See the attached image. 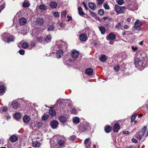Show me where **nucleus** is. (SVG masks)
Listing matches in <instances>:
<instances>
[{
    "instance_id": "obj_1",
    "label": "nucleus",
    "mask_w": 148,
    "mask_h": 148,
    "mask_svg": "<svg viewBox=\"0 0 148 148\" xmlns=\"http://www.w3.org/2000/svg\"><path fill=\"white\" fill-rule=\"evenodd\" d=\"M67 48V45L65 42L60 40L57 41L56 43L55 46L52 48L54 50L56 51V56L58 58H60L63 56V51L62 49H58L62 48L66 49Z\"/></svg>"
},
{
    "instance_id": "obj_2",
    "label": "nucleus",
    "mask_w": 148,
    "mask_h": 148,
    "mask_svg": "<svg viewBox=\"0 0 148 148\" xmlns=\"http://www.w3.org/2000/svg\"><path fill=\"white\" fill-rule=\"evenodd\" d=\"M144 61H141L139 58L136 57L134 59V64L136 67L140 70L143 69L145 67V64Z\"/></svg>"
},
{
    "instance_id": "obj_3",
    "label": "nucleus",
    "mask_w": 148,
    "mask_h": 148,
    "mask_svg": "<svg viewBox=\"0 0 148 148\" xmlns=\"http://www.w3.org/2000/svg\"><path fill=\"white\" fill-rule=\"evenodd\" d=\"M2 39L5 42H7L8 43L10 42H13L14 40V37L8 33L3 34L2 35Z\"/></svg>"
},
{
    "instance_id": "obj_4",
    "label": "nucleus",
    "mask_w": 148,
    "mask_h": 148,
    "mask_svg": "<svg viewBox=\"0 0 148 148\" xmlns=\"http://www.w3.org/2000/svg\"><path fill=\"white\" fill-rule=\"evenodd\" d=\"M114 9L117 13L120 14L124 12L126 10V8L125 7L116 5L115 6Z\"/></svg>"
},
{
    "instance_id": "obj_5",
    "label": "nucleus",
    "mask_w": 148,
    "mask_h": 148,
    "mask_svg": "<svg viewBox=\"0 0 148 148\" xmlns=\"http://www.w3.org/2000/svg\"><path fill=\"white\" fill-rule=\"evenodd\" d=\"M78 128L81 132H86L88 130L89 127L86 124H80L78 125Z\"/></svg>"
},
{
    "instance_id": "obj_6",
    "label": "nucleus",
    "mask_w": 148,
    "mask_h": 148,
    "mask_svg": "<svg viewBox=\"0 0 148 148\" xmlns=\"http://www.w3.org/2000/svg\"><path fill=\"white\" fill-rule=\"evenodd\" d=\"M127 7V9L133 11L138 9V4L135 3H133L132 4H129Z\"/></svg>"
},
{
    "instance_id": "obj_7",
    "label": "nucleus",
    "mask_w": 148,
    "mask_h": 148,
    "mask_svg": "<svg viewBox=\"0 0 148 148\" xmlns=\"http://www.w3.org/2000/svg\"><path fill=\"white\" fill-rule=\"evenodd\" d=\"M59 124L58 121H57L53 120L50 122V125L51 127L53 129L57 128Z\"/></svg>"
},
{
    "instance_id": "obj_8",
    "label": "nucleus",
    "mask_w": 148,
    "mask_h": 148,
    "mask_svg": "<svg viewBox=\"0 0 148 148\" xmlns=\"http://www.w3.org/2000/svg\"><path fill=\"white\" fill-rule=\"evenodd\" d=\"M84 144L86 148H90L91 145V142L90 140V138L86 139L84 141Z\"/></svg>"
},
{
    "instance_id": "obj_9",
    "label": "nucleus",
    "mask_w": 148,
    "mask_h": 148,
    "mask_svg": "<svg viewBox=\"0 0 148 148\" xmlns=\"http://www.w3.org/2000/svg\"><path fill=\"white\" fill-rule=\"evenodd\" d=\"M107 40H113L116 38V35L112 33H110L106 37Z\"/></svg>"
},
{
    "instance_id": "obj_10",
    "label": "nucleus",
    "mask_w": 148,
    "mask_h": 148,
    "mask_svg": "<svg viewBox=\"0 0 148 148\" xmlns=\"http://www.w3.org/2000/svg\"><path fill=\"white\" fill-rule=\"evenodd\" d=\"M36 23L39 25H42L44 24V21L42 18H37L36 20Z\"/></svg>"
},
{
    "instance_id": "obj_11",
    "label": "nucleus",
    "mask_w": 148,
    "mask_h": 148,
    "mask_svg": "<svg viewBox=\"0 0 148 148\" xmlns=\"http://www.w3.org/2000/svg\"><path fill=\"white\" fill-rule=\"evenodd\" d=\"M57 142L59 146L61 147L64 146L65 141L63 139L58 138L57 139Z\"/></svg>"
},
{
    "instance_id": "obj_12",
    "label": "nucleus",
    "mask_w": 148,
    "mask_h": 148,
    "mask_svg": "<svg viewBox=\"0 0 148 148\" xmlns=\"http://www.w3.org/2000/svg\"><path fill=\"white\" fill-rule=\"evenodd\" d=\"M79 38L81 41H85L87 39L86 35L85 34H82L80 35Z\"/></svg>"
},
{
    "instance_id": "obj_13",
    "label": "nucleus",
    "mask_w": 148,
    "mask_h": 148,
    "mask_svg": "<svg viewBox=\"0 0 148 148\" xmlns=\"http://www.w3.org/2000/svg\"><path fill=\"white\" fill-rule=\"evenodd\" d=\"M93 70L91 68H88L85 71V73L89 75H92L93 73Z\"/></svg>"
},
{
    "instance_id": "obj_14",
    "label": "nucleus",
    "mask_w": 148,
    "mask_h": 148,
    "mask_svg": "<svg viewBox=\"0 0 148 148\" xmlns=\"http://www.w3.org/2000/svg\"><path fill=\"white\" fill-rule=\"evenodd\" d=\"M26 22L27 20L25 18L22 17L19 19V23L21 25H24L26 23Z\"/></svg>"
},
{
    "instance_id": "obj_15",
    "label": "nucleus",
    "mask_w": 148,
    "mask_h": 148,
    "mask_svg": "<svg viewBox=\"0 0 148 148\" xmlns=\"http://www.w3.org/2000/svg\"><path fill=\"white\" fill-rule=\"evenodd\" d=\"M120 129V127L119 124L116 123L113 126V130L115 132H118Z\"/></svg>"
},
{
    "instance_id": "obj_16",
    "label": "nucleus",
    "mask_w": 148,
    "mask_h": 148,
    "mask_svg": "<svg viewBox=\"0 0 148 148\" xmlns=\"http://www.w3.org/2000/svg\"><path fill=\"white\" fill-rule=\"evenodd\" d=\"M23 120L25 123H27L30 121V118L29 116L25 115L23 117Z\"/></svg>"
},
{
    "instance_id": "obj_17",
    "label": "nucleus",
    "mask_w": 148,
    "mask_h": 148,
    "mask_svg": "<svg viewBox=\"0 0 148 148\" xmlns=\"http://www.w3.org/2000/svg\"><path fill=\"white\" fill-rule=\"evenodd\" d=\"M71 55L73 58H76L78 57L79 55V53L77 51H74L72 52Z\"/></svg>"
},
{
    "instance_id": "obj_18",
    "label": "nucleus",
    "mask_w": 148,
    "mask_h": 148,
    "mask_svg": "<svg viewBox=\"0 0 148 148\" xmlns=\"http://www.w3.org/2000/svg\"><path fill=\"white\" fill-rule=\"evenodd\" d=\"M99 60L103 62L107 60V57L106 56L104 55H102L99 57Z\"/></svg>"
},
{
    "instance_id": "obj_19",
    "label": "nucleus",
    "mask_w": 148,
    "mask_h": 148,
    "mask_svg": "<svg viewBox=\"0 0 148 148\" xmlns=\"http://www.w3.org/2000/svg\"><path fill=\"white\" fill-rule=\"evenodd\" d=\"M88 6L90 8L93 10H95L96 8L95 4L92 3H89Z\"/></svg>"
},
{
    "instance_id": "obj_20",
    "label": "nucleus",
    "mask_w": 148,
    "mask_h": 148,
    "mask_svg": "<svg viewBox=\"0 0 148 148\" xmlns=\"http://www.w3.org/2000/svg\"><path fill=\"white\" fill-rule=\"evenodd\" d=\"M18 137L14 135L11 136L10 137V139L12 142H15L18 140Z\"/></svg>"
},
{
    "instance_id": "obj_21",
    "label": "nucleus",
    "mask_w": 148,
    "mask_h": 148,
    "mask_svg": "<svg viewBox=\"0 0 148 148\" xmlns=\"http://www.w3.org/2000/svg\"><path fill=\"white\" fill-rule=\"evenodd\" d=\"M51 35H47L46 37L45 38L44 40V41H45L47 43H48L51 40Z\"/></svg>"
},
{
    "instance_id": "obj_22",
    "label": "nucleus",
    "mask_w": 148,
    "mask_h": 148,
    "mask_svg": "<svg viewBox=\"0 0 148 148\" xmlns=\"http://www.w3.org/2000/svg\"><path fill=\"white\" fill-rule=\"evenodd\" d=\"M59 119L61 122L63 123L66 122L67 121V119L66 117L63 116L59 117Z\"/></svg>"
},
{
    "instance_id": "obj_23",
    "label": "nucleus",
    "mask_w": 148,
    "mask_h": 148,
    "mask_svg": "<svg viewBox=\"0 0 148 148\" xmlns=\"http://www.w3.org/2000/svg\"><path fill=\"white\" fill-rule=\"evenodd\" d=\"M12 107L14 109H16L18 106V104L17 101H14L12 104Z\"/></svg>"
},
{
    "instance_id": "obj_24",
    "label": "nucleus",
    "mask_w": 148,
    "mask_h": 148,
    "mask_svg": "<svg viewBox=\"0 0 148 148\" xmlns=\"http://www.w3.org/2000/svg\"><path fill=\"white\" fill-rule=\"evenodd\" d=\"M73 121L74 123L78 124L80 122L79 119L77 117H74L73 119Z\"/></svg>"
},
{
    "instance_id": "obj_25",
    "label": "nucleus",
    "mask_w": 148,
    "mask_h": 148,
    "mask_svg": "<svg viewBox=\"0 0 148 148\" xmlns=\"http://www.w3.org/2000/svg\"><path fill=\"white\" fill-rule=\"evenodd\" d=\"M41 143L38 141H35L33 143V146L34 147H39L40 146Z\"/></svg>"
},
{
    "instance_id": "obj_26",
    "label": "nucleus",
    "mask_w": 148,
    "mask_h": 148,
    "mask_svg": "<svg viewBox=\"0 0 148 148\" xmlns=\"http://www.w3.org/2000/svg\"><path fill=\"white\" fill-rule=\"evenodd\" d=\"M105 130L106 133H109L111 131L112 128L110 126H106L105 127Z\"/></svg>"
},
{
    "instance_id": "obj_27",
    "label": "nucleus",
    "mask_w": 148,
    "mask_h": 148,
    "mask_svg": "<svg viewBox=\"0 0 148 148\" xmlns=\"http://www.w3.org/2000/svg\"><path fill=\"white\" fill-rule=\"evenodd\" d=\"M23 6L24 7H27L30 6V4L28 1L25 0L23 3Z\"/></svg>"
},
{
    "instance_id": "obj_28",
    "label": "nucleus",
    "mask_w": 148,
    "mask_h": 148,
    "mask_svg": "<svg viewBox=\"0 0 148 148\" xmlns=\"http://www.w3.org/2000/svg\"><path fill=\"white\" fill-rule=\"evenodd\" d=\"M49 113L51 115L54 116L56 115V112L53 109H51L49 110Z\"/></svg>"
},
{
    "instance_id": "obj_29",
    "label": "nucleus",
    "mask_w": 148,
    "mask_h": 148,
    "mask_svg": "<svg viewBox=\"0 0 148 148\" xmlns=\"http://www.w3.org/2000/svg\"><path fill=\"white\" fill-rule=\"evenodd\" d=\"M79 14L81 16H83L84 14V12L82 11V8L81 7H79L78 8Z\"/></svg>"
},
{
    "instance_id": "obj_30",
    "label": "nucleus",
    "mask_w": 148,
    "mask_h": 148,
    "mask_svg": "<svg viewBox=\"0 0 148 148\" xmlns=\"http://www.w3.org/2000/svg\"><path fill=\"white\" fill-rule=\"evenodd\" d=\"M139 21L138 20H137L135 22L134 27V28L137 29L139 27Z\"/></svg>"
},
{
    "instance_id": "obj_31",
    "label": "nucleus",
    "mask_w": 148,
    "mask_h": 148,
    "mask_svg": "<svg viewBox=\"0 0 148 148\" xmlns=\"http://www.w3.org/2000/svg\"><path fill=\"white\" fill-rule=\"evenodd\" d=\"M50 6L53 8H55L57 7V4L54 2H52L50 3Z\"/></svg>"
},
{
    "instance_id": "obj_32",
    "label": "nucleus",
    "mask_w": 148,
    "mask_h": 148,
    "mask_svg": "<svg viewBox=\"0 0 148 148\" xmlns=\"http://www.w3.org/2000/svg\"><path fill=\"white\" fill-rule=\"evenodd\" d=\"M99 29L100 31L101 32V34H104L105 33L106 31V29L103 27H99Z\"/></svg>"
},
{
    "instance_id": "obj_33",
    "label": "nucleus",
    "mask_w": 148,
    "mask_h": 148,
    "mask_svg": "<svg viewBox=\"0 0 148 148\" xmlns=\"http://www.w3.org/2000/svg\"><path fill=\"white\" fill-rule=\"evenodd\" d=\"M68 12L66 10H65L62 12L61 15L62 18H65L66 14H67Z\"/></svg>"
},
{
    "instance_id": "obj_34",
    "label": "nucleus",
    "mask_w": 148,
    "mask_h": 148,
    "mask_svg": "<svg viewBox=\"0 0 148 148\" xmlns=\"http://www.w3.org/2000/svg\"><path fill=\"white\" fill-rule=\"evenodd\" d=\"M14 117L16 119H20L21 117V113L19 112L16 113L14 115Z\"/></svg>"
},
{
    "instance_id": "obj_35",
    "label": "nucleus",
    "mask_w": 148,
    "mask_h": 148,
    "mask_svg": "<svg viewBox=\"0 0 148 148\" xmlns=\"http://www.w3.org/2000/svg\"><path fill=\"white\" fill-rule=\"evenodd\" d=\"M40 9L42 10H45L46 9V6L44 4L40 5L39 6Z\"/></svg>"
},
{
    "instance_id": "obj_36",
    "label": "nucleus",
    "mask_w": 148,
    "mask_h": 148,
    "mask_svg": "<svg viewBox=\"0 0 148 148\" xmlns=\"http://www.w3.org/2000/svg\"><path fill=\"white\" fill-rule=\"evenodd\" d=\"M54 29V27L53 25H51L49 26L47 29V30L48 31H53Z\"/></svg>"
},
{
    "instance_id": "obj_37",
    "label": "nucleus",
    "mask_w": 148,
    "mask_h": 148,
    "mask_svg": "<svg viewBox=\"0 0 148 148\" xmlns=\"http://www.w3.org/2000/svg\"><path fill=\"white\" fill-rule=\"evenodd\" d=\"M28 44L26 42H24L22 45V47L24 49L27 48L28 47Z\"/></svg>"
},
{
    "instance_id": "obj_38",
    "label": "nucleus",
    "mask_w": 148,
    "mask_h": 148,
    "mask_svg": "<svg viewBox=\"0 0 148 148\" xmlns=\"http://www.w3.org/2000/svg\"><path fill=\"white\" fill-rule=\"evenodd\" d=\"M5 92V88L3 86H0V93L1 94Z\"/></svg>"
},
{
    "instance_id": "obj_39",
    "label": "nucleus",
    "mask_w": 148,
    "mask_h": 148,
    "mask_svg": "<svg viewBox=\"0 0 148 148\" xmlns=\"http://www.w3.org/2000/svg\"><path fill=\"white\" fill-rule=\"evenodd\" d=\"M103 6L104 8L107 10H109L110 9L109 6L108 5V3H105L104 5Z\"/></svg>"
},
{
    "instance_id": "obj_40",
    "label": "nucleus",
    "mask_w": 148,
    "mask_h": 148,
    "mask_svg": "<svg viewBox=\"0 0 148 148\" xmlns=\"http://www.w3.org/2000/svg\"><path fill=\"white\" fill-rule=\"evenodd\" d=\"M48 117L49 116L48 115H44L42 116V119L43 120H45L48 119Z\"/></svg>"
},
{
    "instance_id": "obj_41",
    "label": "nucleus",
    "mask_w": 148,
    "mask_h": 148,
    "mask_svg": "<svg viewBox=\"0 0 148 148\" xmlns=\"http://www.w3.org/2000/svg\"><path fill=\"white\" fill-rule=\"evenodd\" d=\"M104 11L103 9H100L98 11L99 14L101 15H103L104 13Z\"/></svg>"
},
{
    "instance_id": "obj_42",
    "label": "nucleus",
    "mask_w": 148,
    "mask_h": 148,
    "mask_svg": "<svg viewBox=\"0 0 148 148\" xmlns=\"http://www.w3.org/2000/svg\"><path fill=\"white\" fill-rule=\"evenodd\" d=\"M120 69V66L119 65L115 66L114 67V69L115 71H118Z\"/></svg>"
},
{
    "instance_id": "obj_43",
    "label": "nucleus",
    "mask_w": 148,
    "mask_h": 148,
    "mask_svg": "<svg viewBox=\"0 0 148 148\" xmlns=\"http://www.w3.org/2000/svg\"><path fill=\"white\" fill-rule=\"evenodd\" d=\"M145 132L141 131L139 132V136L140 139L142 137V136H144Z\"/></svg>"
},
{
    "instance_id": "obj_44",
    "label": "nucleus",
    "mask_w": 148,
    "mask_h": 148,
    "mask_svg": "<svg viewBox=\"0 0 148 148\" xmlns=\"http://www.w3.org/2000/svg\"><path fill=\"white\" fill-rule=\"evenodd\" d=\"M117 3L119 5H122L123 3V0H118L116 1Z\"/></svg>"
},
{
    "instance_id": "obj_45",
    "label": "nucleus",
    "mask_w": 148,
    "mask_h": 148,
    "mask_svg": "<svg viewBox=\"0 0 148 148\" xmlns=\"http://www.w3.org/2000/svg\"><path fill=\"white\" fill-rule=\"evenodd\" d=\"M121 27V24L120 22L119 23L116 25V27L117 29H120Z\"/></svg>"
},
{
    "instance_id": "obj_46",
    "label": "nucleus",
    "mask_w": 148,
    "mask_h": 148,
    "mask_svg": "<svg viewBox=\"0 0 148 148\" xmlns=\"http://www.w3.org/2000/svg\"><path fill=\"white\" fill-rule=\"evenodd\" d=\"M136 115L135 114L132 115L131 118V121L133 122L134 121L136 117Z\"/></svg>"
},
{
    "instance_id": "obj_47",
    "label": "nucleus",
    "mask_w": 148,
    "mask_h": 148,
    "mask_svg": "<svg viewBox=\"0 0 148 148\" xmlns=\"http://www.w3.org/2000/svg\"><path fill=\"white\" fill-rule=\"evenodd\" d=\"M53 14L54 16L56 17H58L59 16V13L58 12H54Z\"/></svg>"
},
{
    "instance_id": "obj_48",
    "label": "nucleus",
    "mask_w": 148,
    "mask_h": 148,
    "mask_svg": "<svg viewBox=\"0 0 148 148\" xmlns=\"http://www.w3.org/2000/svg\"><path fill=\"white\" fill-rule=\"evenodd\" d=\"M76 138V137L75 135H72L70 136L69 137V139L70 140H73L75 139Z\"/></svg>"
},
{
    "instance_id": "obj_49",
    "label": "nucleus",
    "mask_w": 148,
    "mask_h": 148,
    "mask_svg": "<svg viewBox=\"0 0 148 148\" xmlns=\"http://www.w3.org/2000/svg\"><path fill=\"white\" fill-rule=\"evenodd\" d=\"M98 2V4L100 5L104 1V0H97Z\"/></svg>"
},
{
    "instance_id": "obj_50",
    "label": "nucleus",
    "mask_w": 148,
    "mask_h": 148,
    "mask_svg": "<svg viewBox=\"0 0 148 148\" xmlns=\"http://www.w3.org/2000/svg\"><path fill=\"white\" fill-rule=\"evenodd\" d=\"M19 52L20 54L23 55L25 53V51L23 50H20L19 51Z\"/></svg>"
},
{
    "instance_id": "obj_51",
    "label": "nucleus",
    "mask_w": 148,
    "mask_h": 148,
    "mask_svg": "<svg viewBox=\"0 0 148 148\" xmlns=\"http://www.w3.org/2000/svg\"><path fill=\"white\" fill-rule=\"evenodd\" d=\"M71 112L72 114H75L77 113L76 111V110L74 108H73L71 110Z\"/></svg>"
},
{
    "instance_id": "obj_52",
    "label": "nucleus",
    "mask_w": 148,
    "mask_h": 148,
    "mask_svg": "<svg viewBox=\"0 0 148 148\" xmlns=\"http://www.w3.org/2000/svg\"><path fill=\"white\" fill-rule=\"evenodd\" d=\"M132 142L136 143H137L138 142V140L134 138L132 139Z\"/></svg>"
},
{
    "instance_id": "obj_53",
    "label": "nucleus",
    "mask_w": 148,
    "mask_h": 148,
    "mask_svg": "<svg viewBox=\"0 0 148 148\" xmlns=\"http://www.w3.org/2000/svg\"><path fill=\"white\" fill-rule=\"evenodd\" d=\"M90 15L91 16L93 17H95L96 16V15L95 12L90 11Z\"/></svg>"
},
{
    "instance_id": "obj_54",
    "label": "nucleus",
    "mask_w": 148,
    "mask_h": 148,
    "mask_svg": "<svg viewBox=\"0 0 148 148\" xmlns=\"http://www.w3.org/2000/svg\"><path fill=\"white\" fill-rule=\"evenodd\" d=\"M131 48L134 51H136L138 49L136 47H134V46H132Z\"/></svg>"
},
{
    "instance_id": "obj_55",
    "label": "nucleus",
    "mask_w": 148,
    "mask_h": 148,
    "mask_svg": "<svg viewBox=\"0 0 148 148\" xmlns=\"http://www.w3.org/2000/svg\"><path fill=\"white\" fill-rule=\"evenodd\" d=\"M147 127L145 126H144V127L142 128L141 131L143 132H145L147 130Z\"/></svg>"
},
{
    "instance_id": "obj_56",
    "label": "nucleus",
    "mask_w": 148,
    "mask_h": 148,
    "mask_svg": "<svg viewBox=\"0 0 148 148\" xmlns=\"http://www.w3.org/2000/svg\"><path fill=\"white\" fill-rule=\"evenodd\" d=\"M130 133V132L127 131H124L123 132V134H129Z\"/></svg>"
},
{
    "instance_id": "obj_57",
    "label": "nucleus",
    "mask_w": 148,
    "mask_h": 148,
    "mask_svg": "<svg viewBox=\"0 0 148 148\" xmlns=\"http://www.w3.org/2000/svg\"><path fill=\"white\" fill-rule=\"evenodd\" d=\"M8 110V108L7 107H4L3 108L2 111L3 112H5Z\"/></svg>"
},
{
    "instance_id": "obj_58",
    "label": "nucleus",
    "mask_w": 148,
    "mask_h": 148,
    "mask_svg": "<svg viewBox=\"0 0 148 148\" xmlns=\"http://www.w3.org/2000/svg\"><path fill=\"white\" fill-rule=\"evenodd\" d=\"M82 4L84 5V8H85L86 9V10H87L88 8H87V6H86V4H85V3L84 2H83L82 3Z\"/></svg>"
},
{
    "instance_id": "obj_59",
    "label": "nucleus",
    "mask_w": 148,
    "mask_h": 148,
    "mask_svg": "<svg viewBox=\"0 0 148 148\" xmlns=\"http://www.w3.org/2000/svg\"><path fill=\"white\" fill-rule=\"evenodd\" d=\"M42 38L41 37H39L37 38V39L38 41L40 42L42 40Z\"/></svg>"
},
{
    "instance_id": "obj_60",
    "label": "nucleus",
    "mask_w": 148,
    "mask_h": 148,
    "mask_svg": "<svg viewBox=\"0 0 148 148\" xmlns=\"http://www.w3.org/2000/svg\"><path fill=\"white\" fill-rule=\"evenodd\" d=\"M110 18L108 17H104L103 18V19L104 20H106L107 19L110 20Z\"/></svg>"
},
{
    "instance_id": "obj_61",
    "label": "nucleus",
    "mask_w": 148,
    "mask_h": 148,
    "mask_svg": "<svg viewBox=\"0 0 148 148\" xmlns=\"http://www.w3.org/2000/svg\"><path fill=\"white\" fill-rule=\"evenodd\" d=\"M30 45L32 47H34L35 46V43L34 42H31Z\"/></svg>"
},
{
    "instance_id": "obj_62",
    "label": "nucleus",
    "mask_w": 148,
    "mask_h": 148,
    "mask_svg": "<svg viewBox=\"0 0 148 148\" xmlns=\"http://www.w3.org/2000/svg\"><path fill=\"white\" fill-rule=\"evenodd\" d=\"M123 27L125 29H127L129 28V27L127 25H125Z\"/></svg>"
},
{
    "instance_id": "obj_63",
    "label": "nucleus",
    "mask_w": 148,
    "mask_h": 148,
    "mask_svg": "<svg viewBox=\"0 0 148 148\" xmlns=\"http://www.w3.org/2000/svg\"><path fill=\"white\" fill-rule=\"evenodd\" d=\"M67 17L69 18V19H68V21H70V20H72V18L71 16H67Z\"/></svg>"
},
{
    "instance_id": "obj_64",
    "label": "nucleus",
    "mask_w": 148,
    "mask_h": 148,
    "mask_svg": "<svg viewBox=\"0 0 148 148\" xmlns=\"http://www.w3.org/2000/svg\"><path fill=\"white\" fill-rule=\"evenodd\" d=\"M127 21L128 22H129L130 21H131V19L130 18H127Z\"/></svg>"
}]
</instances>
